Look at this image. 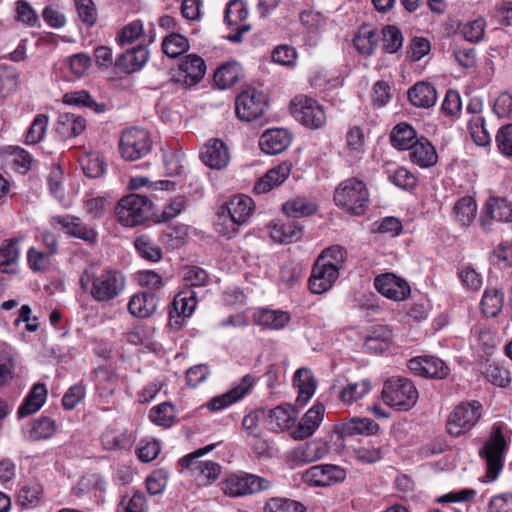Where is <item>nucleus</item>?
<instances>
[{"instance_id": "f257e3e1", "label": "nucleus", "mask_w": 512, "mask_h": 512, "mask_svg": "<svg viewBox=\"0 0 512 512\" xmlns=\"http://www.w3.org/2000/svg\"><path fill=\"white\" fill-rule=\"evenodd\" d=\"M81 287L98 303H112L124 291L126 278L117 269H85L79 279Z\"/></svg>"}, {"instance_id": "f03ea898", "label": "nucleus", "mask_w": 512, "mask_h": 512, "mask_svg": "<svg viewBox=\"0 0 512 512\" xmlns=\"http://www.w3.org/2000/svg\"><path fill=\"white\" fill-rule=\"evenodd\" d=\"M334 202L351 215H363L369 207V192L366 184L357 178L342 181L335 189Z\"/></svg>"}, {"instance_id": "7ed1b4c3", "label": "nucleus", "mask_w": 512, "mask_h": 512, "mask_svg": "<svg viewBox=\"0 0 512 512\" xmlns=\"http://www.w3.org/2000/svg\"><path fill=\"white\" fill-rule=\"evenodd\" d=\"M384 403L397 410H409L418 400V391L413 382L404 377L386 380L382 388Z\"/></svg>"}, {"instance_id": "20e7f679", "label": "nucleus", "mask_w": 512, "mask_h": 512, "mask_svg": "<svg viewBox=\"0 0 512 512\" xmlns=\"http://www.w3.org/2000/svg\"><path fill=\"white\" fill-rule=\"evenodd\" d=\"M151 200L140 194H130L122 197L115 209L118 222L126 227L143 224L150 215Z\"/></svg>"}, {"instance_id": "39448f33", "label": "nucleus", "mask_w": 512, "mask_h": 512, "mask_svg": "<svg viewBox=\"0 0 512 512\" xmlns=\"http://www.w3.org/2000/svg\"><path fill=\"white\" fill-rule=\"evenodd\" d=\"M216 447V444H210L203 448H199L194 452L184 456L179 460V465L182 468L189 469L195 479L202 486H208L214 483L221 474V466L214 461H200L198 458L211 452Z\"/></svg>"}, {"instance_id": "423d86ee", "label": "nucleus", "mask_w": 512, "mask_h": 512, "mask_svg": "<svg viewBox=\"0 0 512 512\" xmlns=\"http://www.w3.org/2000/svg\"><path fill=\"white\" fill-rule=\"evenodd\" d=\"M153 141L148 130L132 127L122 132L119 140V153L126 161H136L146 157L152 150Z\"/></svg>"}, {"instance_id": "0eeeda50", "label": "nucleus", "mask_w": 512, "mask_h": 512, "mask_svg": "<svg viewBox=\"0 0 512 512\" xmlns=\"http://www.w3.org/2000/svg\"><path fill=\"white\" fill-rule=\"evenodd\" d=\"M293 117L310 129H319L326 123L327 117L322 105L307 95L295 96L289 106Z\"/></svg>"}, {"instance_id": "6e6552de", "label": "nucleus", "mask_w": 512, "mask_h": 512, "mask_svg": "<svg viewBox=\"0 0 512 512\" xmlns=\"http://www.w3.org/2000/svg\"><path fill=\"white\" fill-rule=\"evenodd\" d=\"M270 482L245 472L233 473L220 483L221 491L229 497H242L269 489Z\"/></svg>"}, {"instance_id": "1a4fd4ad", "label": "nucleus", "mask_w": 512, "mask_h": 512, "mask_svg": "<svg viewBox=\"0 0 512 512\" xmlns=\"http://www.w3.org/2000/svg\"><path fill=\"white\" fill-rule=\"evenodd\" d=\"M482 405L479 401L461 402L449 414L446 430L454 437L470 431L481 417Z\"/></svg>"}, {"instance_id": "9d476101", "label": "nucleus", "mask_w": 512, "mask_h": 512, "mask_svg": "<svg viewBox=\"0 0 512 512\" xmlns=\"http://www.w3.org/2000/svg\"><path fill=\"white\" fill-rule=\"evenodd\" d=\"M507 442L503 434L502 425H494L489 439L480 450V455L485 459L487 465V477L494 481L503 467V454Z\"/></svg>"}, {"instance_id": "9b49d317", "label": "nucleus", "mask_w": 512, "mask_h": 512, "mask_svg": "<svg viewBox=\"0 0 512 512\" xmlns=\"http://www.w3.org/2000/svg\"><path fill=\"white\" fill-rule=\"evenodd\" d=\"M50 223L52 226H59L67 236L82 240L89 246H94L98 242L97 230L86 224L78 216L72 214L57 215L51 218Z\"/></svg>"}, {"instance_id": "f8f14e48", "label": "nucleus", "mask_w": 512, "mask_h": 512, "mask_svg": "<svg viewBox=\"0 0 512 512\" xmlns=\"http://www.w3.org/2000/svg\"><path fill=\"white\" fill-rule=\"evenodd\" d=\"M267 108V99L263 92L255 88H247L236 98L235 111L242 121L250 122L263 115Z\"/></svg>"}, {"instance_id": "ddd939ff", "label": "nucleus", "mask_w": 512, "mask_h": 512, "mask_svg": "<svg viewBox=\"0 0 512 512\" xmlns=\"http://www.w3.org/2000/svg\"><path fill=\"white\" fill-rule=\"evenodd\" d=\"M255 384L256 378L247 374L239 382L234 383L229 391L211 398L206 403V407L212 412L221 411L243 399L251 392Z\"/></svg>"}, {"instance_id": "4468645a", "label": "nucleus", "mask_w": 512, "mask_h": 512, "mask_svg": "<svg viewBox=\"0 0 512 512\" xmlns=\"http://www.w3.org/2000/svg\"><path fill=\"white\" fill-rule=\"evenodd\" d=\"M374 287L382 296L395 302L406 300L411 293L409 283L391 272L377 275L374 279Z\"/></svg>"}, {"instance_id": "2eb2a0df", "label": "nucleus", "mask_w": 512, "mask_h": 512, "mask_svg": "<svg viewBox=\"0 0 512 512\" xmlns=\"http://www.w3.org/2000/svg\"><path fill=\"white\" fill-rule=\"evenodd\" d=\"M346 471L344 468L333 464L314 465L303 473L305 482L313 486H330L344 481Z\"/></svg>"}, {"instance_id": "dca6fc26", "label": "nucleus", "mask_w": 512, "mask_h": 512, "mask_svg": "<svg viewBox=\"0 0 512 512\" xmlns=\"http://www.w3.org/2000/svg\"><path fill=\"white\" fill-rule=\"evenodd\" d=\"M197 305L195 292L192 290L178 293L169 310V326L178 330L182 327L184 319L190 317Z\"/></svg>"}, {"instance_id": "f3484780", "label": "nucleus", "mask_w": 512, "mask_h": 512, "mask_svg": "<svg viewBox=\"0 0 512 512\" xmlns=\"http://www.w3.org/2000/svg\"><path fill=\"white\" fill-rule=\"evenodd\" d=\"M408 368L416 375L445 379L450 374V368L441 359L434 356H419L409 360Z\"/></svg>"}, {"instance_id": "a211bd4d", "label": "nucleus", "mask_w": 512, "mask_h": 512, "mask_svg": "<svg viewBox=\"0 0 512 512\" xmlns=\"http://www.w3.org/2000/svg\"><path fill=\"white\" fill-rule=\"evenodd\" d=\"M378 430L379 425L375 421L360 417L343 419L333 427V432L342 439L357 435L370 436L376 434Z\"/></svg>"}, {"instance_id": "6ab92c4d", "label": "nucleus", "mask_w": 512, "mask_h": 512, "mask_svg": "<svg viewBox=\"0 0 512 512\" xmlns=\"http://www.w3.org/2000/svg\"><path fill=\"white\" fill-rule=\"evenodd\" d=\"M338 277L339 273L334 267L317 259L309 278V290L314 294H323L333 287Z\"/></svg>"}, {"instance_id": "aec40b11", "label": "nucleus", "mask_w": 512, "mask_h": 512, "mask_svg": "<svg viewBox=\"0 0 512 512\" xmlns=\"http://www.w3.org/2000/svg\"><path fill=\"white\" fill-rule=\"evenodd\" d=\"M325 414V406L315 403L300 419L291 436L295 440H304L312 436L321 425Z\"/></svg>"}, {"instance_id": "412c9836", "label": "nucleus", "mask_w": 512, "mask_h": 512, "mask_svg": "<svg viewBox=\"0 0 512 512\" xmlns=\"http://www.w3.org/2000/svg\"><path fill=\"white\" fill-rule=\"evenodd\" d=\"M200 158L206 166L220 170L228 165L230 154L223 141L211 139L203 147Z\"/></svg>"}, {"instance_id": "4be33fe9", "label": "nucleus", "mask_w": 512, "mask_h": 512, "mask_svg": "<svg viewBox=\"0 0 512 512\" xmlns=\"http://www.w3.org/2000/svg\"><path fill=\"white\" fill-rule=\"evenodd\" d=\"M206 64L204 60L195 54L187 55L179 65L178 81L186 86L197 84L205 75Z\"/></svg>"}, {"instance_id": "5701e85b", "label": "nucleus", "mask_w": 512, "mask_h": 512, "mask_svg": "<svg viewBox=\"0 0 512 512\" xmlns=\"http://www.w3.org/2000/svg\"><path fill=\"white\" fill-rule=\"evenodd\" d=\"M86 127V119L75 113H60L55 123L57 135L64 140L81 135Z\"/></svg>"}, {"instance_id": "b1692460", "label": "nucleus", "mask_w": 512, "mask_h": 512, "mask_svg": "<svg viewBox=\"0 0 512 512\" xmlns=\"http://www.w3.org/2000/svg\"><path fill=\"white\" fill-rule=\"evenodd\" d=\"M291 169L292 164L290 162L280 163L278 166L270 169L256 182L253 191L256 194H264L280 186L289 177Z\"/></svg>"}, {"instance_id": "393cba45", "label": "nucleus", "mask_w": 512, "mask_h": 512, "mask_svg": "<svg viewBox=\"0 0 512 512\" xmlns=\"http://www.w3.org/2000/svg\"><path fill=\"white\" fill-rule=\"evenodd\" d=\"M291 139V134L286 129H270L261 135L259 146L266 154H279L290 145Z\"/></svg>"}, {"instance_id": "a878e982", "label": "nucleus", "mask_w": 512, "mask_h": 512, "mask_svg": "<svg viewBox=\"0 0 512 512\" xmlns=\"http://www.w3.org/2000/svg\"><path fill=\"white\" fill-rule=\"evenodd\" d=\"M327 453V444L315 439L295 447L291 452V460L296 464H307L323 458Z\"/></svg>"}, {"instance_id": "bb28decb", "label": "nucleus", "mask_w": 512, "mask_h": 512, "mask_svg": "<svg viewBox=\"0 0 512 512\" xmlns=\"http://www.w3.org/2000/svg\"><path fill=\"white\" fill-rule=\"evenodd\" d=\"M409 150V158L411 162L421 168L432 167L438 161V155L435 147L424 137L417 139Z\"/></svg>"}, {"instance_id": "cd10ccee", "label": "nucleus", "mask_w": 512, "mask_h": 512, "mask_svg": "<svg viewBox=\"0 0 512 512\" xmlns=\"http://www.w3.org/2000/svg\"><path fill=\"white\" fill-rule=\"evenodd\" d=\"M149 58V51L143 45L129 49L121 54L115 61V66L125 72L132 73L140 70Z\"/></svg>"}, {"instance_id": "c85d7f7f", "label": "nucleus", "mask_w": 512, "mask_h": 512, "mask_svg": "<svg viewBox=\"0 0 512 512\" xmlns=\"http://www.w3.org/2000/svg\"><path fill=\"white\" fill-rule=\"evenodd\" d=\"M47 388L43 383H36L24 398L19 406L17 414L19 418H24L39 411L47 399Z\"/></svg>"}, {"instance_id": "c756f323", "label": "nucleus", "mask_w": 512, "mask_h": 512, "mask_svg": "<svg viewBox=\"0 0 512 512\" xmlns=\"http://www.w3.org/2000/svg\"><path fill=\"white\" fill-rule=\"evenodd\" d=\"M293 383L298 389L296 402L305 405L316 391L317 383L312 371L305 367L299 368L294 374Z\"/></svg>"}, {"instance_id": "7c9ffc66", "label": "nucleus", "mask_w": 512, "mask_h": 512, "mask_svg": "<svg viewBox=\"0 0 512 512\" xmlns=\"http://www.w3.org/2000/svg\"><path fill=\"white\" fill-rule=\"evenodd\" d=\"M268 229L270 237L278 243L295 242L301 238L302 234V228L293 220L274 222Z\"/></svg>"}, {"instance_id": "2f4dec72", "label": "nucleus", "mask_w": 512, "mask_h": 512, "mask_svg": "<svg viewBox=\"0 0 512 512\" xmlns=\"http://www.w3.org/2000/svg\"><path fill=\"white\" fill-rule=\"evenodd\" d=\"M158 298L153 293L142 292L133 295L128 303L129 312L138 318H147L157 309Z\"/></svg>"}, {"instance_id": "473e14b6", "label": "nucleus", "mask_w": 512, "mask_h": 512, "mask_svg": "<svg viewBox=\"0 0 512 512\" xmlns=\"http://www.w3.org/2000/svg\"><path fill=\"white\" fill-rule=\"evenodd\" d=\"M289 313L282 310L260 309L254 313L255 324L271 329H283L290 321Z\"/></svg>"}, {"instance_id": "72a5a7b5", "label": "nucleus", "mask_w": 512, "mask_h": 512, "mask_svg": "<svg viewBox=\"0 0 512 512\" xmlns=\"http://www.w3.org/2000/svg\"><path fill=\"white\" fill-rule=\"evenodd\" d=\"M224 207L233 216V219L243 225L252 216L255 204L251 197L240 194L234 196Z\"/></svg>"}, {"instance_id": "f704fd0d", "label": "nucleus", "mask_w": 512, "mask_h": 512, "mask_svg": "<svg viewBox=\"0 0 512 512\" xmlns=\"http://www.w3.org/2000/svg\"><path fill=\"white\" fill-rule=\"evenodd\" d=\"M408 98L416 107L429 108L436 103L437 93L430 83L418 82L409 89Z\"/></svg>"}, {"instance_id": "c9c22d12", "label": "nucleus", "mask_w": 512, "mask_h": 512, "mask_svg": "<svg viewBox=\"0 0 512 512\" xmlns=\"http://www.w3.org/2000/svg\"><path fill=\"white\" fill-rule=\"evenodd\" d=\"M242 76V67L236 61L227 62L215 71L214 82L220 89L231 88Z\"/></svg>"}, {"instance_id": "e433bc0d", "label": "nucleus", "mask_w": 512, "mask_h": 512, "mask_svg": "<svg viewBox=\"0 0 512 512\" xmlns=\"http://www.w3.org/2000/svg\"><path fill=\"white\" fill-rule=\"evenodd\" d=\"M62 102L69 106L85 107L97 114L106 111V105L104 103H98L86 90H78L67 92L62 97Z\"/></svg>"}, {"instance_id": "4c0bfd02", "label": "nucleus", "mask_w": 512, "mask_h": 512, "mask_svg": "<svg viewBox=\"0 0 512 512\" xmlns=\"http://www.w3.org/2000/svg\"><path fill=\"white\" fill-rule=\"evenodd\" d=\"M353 43L360 54L370 56L378 46L379 35L374 28L363 25L355 35Z\"/></svg>"}, {"instance_id": "58836bf2", "label": "nucleus", "mask_w": 512, "mask_h": 512, "mask_svg": "<svg viewBox=\"0 0 512 512\" xmlns=\"http://www.w3.org/2000/svg\"><path fill=\"white\" fill-rule=\"evenodd\" d=\"M106 450H128L134 442L133 435L127 430H107L101 436Z\"/></svg>"}, {"instance_id": "ea45409f", "label": "nucleus", "mask_w": 512, "mask_h": 512, "mask_svg": "<svg viewBox=\"0 0 512 512\" xmlns=\"http://www.w3.org/2000/svg\"><path fill=\"white\" fill-rule=\"evenodd\" d=\"M96 389L103 396L113 395L119 384L118 375L106 367H98L93 372Z\"/></svg>"}, {"instance_id": "a19ab883", "label": "nucleus", "mask_w": 512, "mask_h": 512, "mask_svg": "<svg viewBox=\"0 0 512 512\" xmlns=\"http://www.w3.org/2000/svg\"><path fill=\"white\" fill-rule=\"evenodd\" d=\"M416 140V131L406 122L397 124L391 132V143L399 150H409Z\"/></svg>"}, {"instance_id": "79ce46f5", "label": "nucleus", "mask_w": 512, "mask_h": 512, "mask_svg": "<svg viewBox=\"0 0 512 512\" xmlns=\"http://www.w3.org/2000/svg\"><path fill=\"white\" fill-rule=\"evenodd\" d=\"M486 214L496 221H512V202L505 198L490 197L486 203Z\"/></svg>"}, {"instance_id": "37998d69", "label": "nucleus", "mask_w": 512, "mask_h": 512, "mask_svg": "<svg viewBox=\"0 0 512 512\" xmlns=\"http://www.w3.org/2000/svg\"><path fill=\"white\" fill-rule=\"evenodd\" d=\"M370 391L371 382L368 379H363L359 382L348 383L340 390L338 397L342 403L351 405L365 397Z\"/></svg>"}, {"instance_id": "c03bdc74", "label": "nucleus", "mask_w": 512, "mask_h": 512, "mask_svg": "<svg viewBox=\"0 0 512 512\" xmlns=\"http://www.w3.org/2000/svg\"><path fill=\"white\" fill-rule=\"evenodd\" d=\"M134 246L139 255L151 262H158L162 259V250L155 241L146 234L136 237Z\"/></svg>"}, {"instance_id": "a18cd8bd", "label": "nucleus", "mask_w": 512, "mask_h": 512, "mask_svg": "<svg viewBox=\"0 0 512 512\" xmlns=\"http://www.w3.org/2000/svg\"><path fill=\"white\" fill-rule=\"evenodd\" d=\"M477 214V204L473 197L464 196L454 206V215L461 225L468 226Z\"/></svg>"}, {"instance_id": "49530a36", "label": "nucleus", "mask_w": 512, "mask_h": 512, "mask_svg": "<svg viewBox=\"0 0 512 512\" xmlns=\"http://www.w3.org/2000/svg\"><path fill=\"white\" fill-rule=\"evenodd\" d=\"M296 418L295 410L290 405H279L270 410L269 420L274 429L285 430L291 427Z\"/></svg>"}, {"instance_id": "de8ad7c7", "label": "nucleus", "mask_w": 512, "mask_h": 512, "mask_svg": "<svg viewBox=\"0 0 512 512\" xmlns=\"http://www.w3.org/2000/svg\"><path fill=\"white\" fill-rule=\"evenodd\" d=\"M149 419L158 426L171 427L176 420L175 407L170 402L156 405L150 410Z\"/></svg>"}, {"instance_id": "09e8293b", "label": "nucleus", "mask_w": 512, "mask_h": 512, "mask_svg": "<svg viewBox=\"0 0 512 512\" xmlns=\"http://www.w3.org/2000/svg\"><path fill=\"white\" fill-rule=\"evenodd\" d=\"M84 174L89 178H98L105 172V162L102 155L89 152L79 159Z\"/></svg>"}, {"instance_id": "8fccbe9b", "label": "nucleus", "mask_w": 512, "mask_h": 512, "mask_svg": "<svg viewBox=\"0 0 512 512\" xmlns=\"http://www.w3.org/2000/svg\"><path fill=\"white\" fill-rule=\"evenodd\" d=\"M317 210V206L304 197H297L293 200L287 201L283 205L284 213L293 218H300L310 216Z\"/></svg>"}, {"instance_id": "3c124183", "label": "nucleus", "mask_w": 512, "mask_h": 512, "mask_svg": "<svg viewBox=\"0 0 512 512\" xmlns=\"http://www.w3.org/2000/svg\"><path fill=\"white\" fill-rule=\"evenodd\" d=\"M240 226L241 224L233 219L224 206L219 208L215 222V228L219 234L228 239L233 238L238 233Z\"/></svg>"}, {"instance_id": "603ef678", "label": "nucleus", "mask_w": 512, "mask_h": 512, "mask_svg": "<svg viewBox=\"0 0 512 512\" xmlns=\"http://www.w3.org/2000/svg\"><path fill=\"white\" fill-rule=\"evenodd\" d=\"M248 14L247 4L243 0H230L225 9L224 20L229 26H240Z\"/></svg>"}, {"instance_id": "864d4df0", "label": "nucleus", "mask_w": 512, "mask_h": 512, "mask_svg": "<svg viewBox=\"0 0 512 512\" xmlns=\"http://www.w3.org/2000/svg\"><path fill=\"white\" fill-rule=\"evenodd\" d=\"M17 239H6L0 246V271L8 272L9 267L16 264L19 258Z\"/></svg>"}, {"instance_id": "5fc2aeb1", "label": "nucleus", "mask_w": 512, "mask_h": 512, "mask_svg": "<svg viewBox=\"0 0 512 512\" xmlns=\"http://www.w3.org/2000/svg\"><path fill=\"white\" fill-rule=\"evenodd\" d=\"M503 307V294L497 289H486L481 300L482 312L487 317H496Z\"/></svg>"}, {"instance_id": "6e6d98bb", "label": "nucleus", "mask_w": 512, "mask_h": 512, "mask_svg": "<svg viewBox=\"0 0 512 512\" xmlns=\"http://www.w3.org/2000/svg\"><path fill=\"white\" fill-rule=\"evenodd\" d=\"M19 77L16 69L0 64V99L14 93L18 88Z\"/></svg>"}, {"instance_id": "4d7b16f0", "label": "nucleus", "mask_w": 512, "mask_h": 512, "mask_svg": "<svg viewBox=\"0 0 512 512\" xmlns=\"http://www.w3.org/2000/svg\"><path fill=\"white\" fill-rule=\"evenodd\" d=\"M163 52L170 58H176L189 49V41L178 33H171L162 42Z\"/></svg>"}, {"instance_id": "13d9d810", "label": "nucleus", "mask_w": 512, "mask_h": 512, "mask_svg": "<svg viewBox=\"0 0 512 512\" xmlns=\"http://www.w3.org/2000/svg\"><path fill=\"white\" fill-rule=\"evenodd\" d=\"M468 129L476 145L485 147L491 143V136L486 129L483 116H472L468 121Z\"/></svg>"}, {"instance_id": "bf43d9fd", "label": "nucleus", "mask_w": 512, "mask_h": 512, "mask_svg": "<svg viewBox=\"0 0 512 512\" xmlns=\"http://www.w3.org/2000/svg\"><path fill=\"white\" fill-rule=\"evenodd\" d=\"M111 203L105 196L86 197L83 200V208L90 220L102 218Z\"/></svg>"}, {"instance_id": "052dcab7", "label": "nucleus", "mask_w": 512, "mask_h": 512, "mask_svg": "<svg viewBox=\"0 0 512 512\" xmlns=\"http://www.w3.org/2000/svg\"><path fill=\"white\" fill-rule=\"evenodd\" d=\"M33 157L20 147H10L9 165L19 174H26L32 167Z\"/></svg>"}, {"instance_id": "680f3d73", "label": "nucleus", "mask_w": 512, "mask_h": 512, "mask_svg": "<svg viewBox=\"0 0 512 512\" xmlns=\"http://www.w3.org/2000/svg\"><path fill=\"white\" fill-rule=\"evenodd\" d=\"M317 259L324 264L331 265L339 273V271L345 266L347 251L342 246L334 245L323 250Z\"/></svg>"}, {"instance_id": "e2e57ef3", "label": "nucleus", "mask_w": 512, "mask_h": 512, "mask_svg": "<svg viewBox=\"0 0 512 512\" xmlns=\"http://www.w3.org/2000/svg\"><path fill=\"white\" fill-rule=\"evenodd\" d=\"M305 510L302 503L282 497L271 498L264 506V512H305Z\"/></svg>"}, {"instance_id": "0e129e2a", "label": "nucleus", "mask_w": 512, "mask_h": 512, "mask_svg": "<svg viewBox=\"0 0 512 512\" xmlns=\"http://www.w3.org/2000/svg\"><path fill=\"white\" fill-rule=\"evenodd\" d=\"M64 64L75 79L83 77L91 66V58L87 53L80 52L68 57Z\"/></svg>"}, {"instance_id": "69168bd1", "label": "nucleus", "mask_w": 512, "mask_h": 512, "mask_svg": "<svg viewBox=\"0 0 512 512\" xmlns=\"http://www.w3.org/2000/svg\"><path fill=\"white\" fill-rule=\"evenodd\" d=\"M49 124V117L46 114H38L32 121L27 134V144H37L45 137L47 127Z\"/></svg>"}, {"instance_id": "338daca9", "label": "nucleus", "mask_w": 512, "mask_h": 512, "mask_svg": "<svg viewBox=\"0 0 512 512\" xmlns=\"http://www.w3.org/2000/svg\"><path fill=\"white\" fill-rule=\"evenodd\" d=\"M144 36V24L137 19L126 24L117 35V42L120 45L132 44Z\"/></svg>"}, {"instance_id": "774afa93", "label": "nucleus", "mask_w": 512, "mask_h": 512, "mask_svg": "<svg viewBox=\"0 0 512 512\" xmlns=\"http://www.w3.org/2000/svg\"><path fill=\"white\" fill-rule=\"evenodd\" d=\"M383 49L388 53H396L402 48L403 35L396 26L388 25L382 30Z\"/></svg>"}]
</instances>
